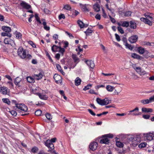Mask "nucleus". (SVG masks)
Here are the masks:
<instances>
[{
	"instance_id": "obj_1",
	"label": "nucleus",
	"mask_w": 154,
	"mask_h": 154,
	"mask_svg": "<svg viewBox=\"0 0 154 154\" xmlns=\"http://www.w3.org/2000/svg\"><path fill=\"white\" fill-rule=\"evenodd\" d=\"M145 18L142 17L140 20L149 26L152 25V22L154 23V14L151 13L145 14Z\"/></svg>"
},
{
	"instance_id": "obj_2",
	"label": "nucleus",
	"mask_w": 154,
	"mask_h": 154,
	"mask_svg": "<svg viewBox=\"0 0 154 154\" xmlns=\"http://www.w3.org/2000/svg\"><path fill=\"white\" fill-rule=\"evenodd\" d=\"M129 142L133 146H137L140 142L141 138L140 136L137 135L135 137L131 136L128 138Z\"/></svg>"
},
{
	"instance_id": "obj_3",
	"label": "nucleus",
	"mask_w": 154,
	"mask_h": 154,
	"mask_svg": "<svg viewBox=\"0 0 154 154\" xmlns=\"http://www.w3.org/2000/svg\"><path fill=\"white\" fill-rule=\"evenodd\" d=\"M97 103L101 106L106 105L111 103V100L108 98H105L103 99H101L99 98L96 99Z\"/></svg>"
},
{
	"instance_id": "obj_4",
	"label": "nucleus",
	"mask_w": 154,
	"mask_h": 154,
	"mask_svg": "<svg viewBox=\"0 0 154 154\" xmlns=\"http://www.w3.org/2000/svg\"><path fill=\"white\" fill-rule=\"evenodd\" d=\"M139 109L138 107H136L134 109L129 111V115H131L133 116H137L141 115V113L139 111Z\"/></svg>"
},
{
	"instance_id": "obj_5",
	"label": "nucleus",
	"mask_w": 154,
	"mask_h": 154,
	"mask_svg": "<svg viewBox=\"0 0 154 154\" xmlns=\"http://www.w3.org/2000/svg\"><path fill=\"white\" fill-rule=\"evenodd\" d=\"M17 53L22 58L24 59L26 57V52L22 48H19L18 50Z\"/></svg>"
},
{
	"instance_id": "obj_6",
	"label": "nucleus",
	"mask_w": 154,
	"mask_h": 154,
	"mask_svg": "<svg viewBox=\"0 0 154 154\" xmlns=\"http://www.w3.org/2000/svg\"><path fill=\"white\" fill-rule=\"evenodd\" d=\"M16 106L21 110L26 112L28 110L27 107L24 104H16Z\"/></svg>"
},
{
	"instance_id": "obj_7",
	"label": "nucleus",
	"mask_w": 154,
	"mask_h": 154,
	"mask_svg": "<svg viewBox=\"0 0 154 154\" xmlns=\"http://www.w3.org/2000/svg\"><path fill=\"white\" fill-rule=\"evenodd\" d=\"M0 92L3 95L8 94L9 93V90L5 86L1 87H0Z\"/></svg>"
},
{
	"instance_id": "obj_8",
	"label": "nucleus",
	"mask_w": 154,
	"mask_h": 154,
	"mask_svg": "<svg viewBox=\"0 0 154 154\" xmlns=\"http://www.w3.org/2000/svg\"><path fill=\"white\" fill-rule=\"evenodd\" d=\"M144 137L149 140H151L154 138V133H149L145 134Z\"/></svg>"
},
{
	"instance_id": "obj_9",
	"label": "nucleus",
	"mask_w": 154,
	"mask_h": 154,
	"mask_svg": "<svg viewBox=\"0 0 154 154\" xmlns=\"http://www.w3.org/2000/svg\"><path fill=\"white\" fill-rule=\"evenodd\" d=\"M98 144L97 143L95 142H91L89 145V148L92 151H94L97 149Z\"/></svg>"
},
{
	"instance_id": "obj_10",
	"label": "nucleus",
	"mask_w": 154,
	"mask_h": 154,
	"mask_svg": "<svg viewBox=\"0 0 154 154\" xmlns=\"http://www.w3.org/2000/svg\"><path fill=\"white\" fill-rule=\"evenodd\" d=\"M45 145L48 148H50L51 149H54V144L51 143L50 140H48L45 142Z\"/></svg>"
},
{
	"instance_id": "obj_11",
	"label": "nucleus",
	"mask_w": 154,
	"mask_h": 154,
	"mask_svg": "<svg viewBox=\"0 0 154 154\" xmlns=\"http://www.w3.org/2000/svg\"><path fill=\"white\" fill-rule=\"evenodd\" d=\"M54 78L57 83H58L61 82L62 78L60 75L57 74H55L54 76Z\"/></svg>"
},
{
	"instance_id": "obj_12",
	"label": "nucleus",
	"mask_w": 154,
	"mask_h": 154,
	"mask_svg": "<svg viewBox=\"0 0 154 154\" xmlns=\"http://www.w3.org/2000/svg\"><path fill=\"white\" fill-rule=\"evenodd\" d=\"M138 36L137 35H133L130 37L128 40L131 43H133L136 42Z\"/></svg>"
},
{
	"instance_id": "obj_13",
	"label": "nucleus",
	"mask_w": 154,
	"mask_h": 154,
	"mask_svg": "<svg viewBox=\"0 0 154 154\" xmlns=\"http://www.w3.org/2000/svg\"><path fill=\"white\" fill-rule=\"evenodd\" d=\"M20 5L22 7L27 9H29L31 7L30 5L24 2H21L20 4Z\"/></svg>"
},
{
	"instance_id": "obj_14",
	"label": "nucleus",
	"mask_w": 154,
	"mask_h": 154,
	"mask_svg": "<svg viewBox=\"0 0 154 154\" xmlns=\"http://www.w3.org/2000/svg\"><path fill=\"white\" fill-rule=\"evenodd\" d=\"M85 62L88 66L91 68H93L94 67V62L91 60H86Z\"/></svg>"
},
{
	"instance_id": "obj_15",
	"label": "nucleus",
	"mask_w": 154,
	"mask_h": 154,
	"mask_svg": "<svg viewBox=\"0 0 154 154\" xmlns=\"http://www.w3.org/2000/svg\"><path fill=\"white\" fill-rule=\"evenodd\" d=\"M109 140L108 139L103 136V138L101 139L100 141V143H104L107 144L109 143Z\"/></svg>"
},
{
	"instance_id": "obj_16",
	"label": "nucleus",
	"mask_w": 154,
	"mask_h": 154,
	"mask_svg": "<svg viewBox=\"0 0 154 154\" xmlns=\"http://www.w3.org/2000/svg\"><path fill=\"white\" fill-rule=\"evenodd\" d=\"M21 81V79L19 77H17L15 79L14 83L16 85H18L19 87L20 86V82Z\"/></svg>"
},
{
	"instance_id": "obj_17",
	"label": "nucleus",
	"mask_w": 154,
	"mask_h": 154,
	"mask_svg": "<svg viewBox=\"0 0 154 154\" xmlns=\"http://www.w3.org/2000/svg\"><path fill=\"white\" fill-rule=\"evenodd\" d=\"M42 21H43L42 24L44 25V29L46 30H49L50 29V27L47 26L46 23L45 22V19H42Z\"/></svg>"
},
{
	"instance_id": "obj_18",
	"label": "nucleus",
	"mask_w": 154,
	"mask_h": 154,
	"mask_svg": "<svg viewBox=\"0 0 154 154\" xmlns=\"http://www.w3.org/2000/svg\"><path fill=\"white\" fill-rule=\"evenodd\" d=\"M142 111L144 112H152V109L151 108L143 107L142 108Z\"/></svg>"
},
{
	"instance_id": "obj_19",
	"label": "nucleus",
	"mask_w": 154,
	"mask_h": 154,
	"mask_svg": "<svg viewBox=\"0 0 154 154\" xmlns=\"http://www.w3.org/2000/svg\"><path fill=\"white\" fill-rule=\"evenodd\" d=\"M93 8L95 11L98 12L100 11V6L98 4L96 3L93 6Z\"/></svg>"
},
{
	"instance_id": "obj_20",
	"label": "nucleus",
	"mask_w": 154,
	"mask_h": 154,
	"mask_svg": "<svg viewBox=\"0 0 154 154\" xmlns=\"http://www.w3.org/2000/svg\"><path fill=\"white\" fill-rule=\"evenodd\" d=\"M2 29L4 31L9 33L11 31V28L8 26H3L2 27Z\"/></svg>"
},
{
	"instance_id": "obj_21",
	"label": "nucleus",
	"mask_w": 154,
	"mask_h": 154,
	"mask_svg": "<svg viewBox=\"0 0 154 154\" xmlns=\"http://www.w3.org/2000/svg\"><path fill=\"white\" fill-rule=\"evenodd\" d=\"M131 56L132 57L136 59H142L143 57H141L139 55H138L137 54L135 53H132L131 54Z\"/></svg>"
},
{
	"instance_id": "obj_22",
	"label": "nucleus",
	"mask_w": 154,
	"mask_h": 154,
	"mask_svg": "<svg viewBox=\"0 0 154 154\" xmlns=\"http://www.w3.org/2000/svg\"><path fill=\"white\" fill-rule=\"evenodd\" d=\"M81 82V79L79 77H77L75 81V85L76 86H78L80 84Z\"/></svg>"
},
{
	"instance_id": "obj_23",
	"label": "nucleus",
	"mask_w": 154,
	"mask_h": 154,
	"mask_svg": "<svg viewBox=\"0 0 154 154\" xmlns=\"http://www.w3.org/2000/svg\"><path fill=\"white\" fill-rule=\"evenodd\" d=\"M124 45L125 46L126 48H128L129 49L132 50L133 48L131 45L128 44L127 41H124Z\"/></svg>"
},
{
	"instance_id": "obj_24",
	"label": "nucleus",
	"mask_w": 154,
	"mask_h": 154,
	"mask_svg": "<svg viewBox=\"0 0 154 154\" xmlns=\"http://www.w3.org/2000/svg\"><path fill=\"white\" fill-rule=\"evenodd\" d=\"M118 24L119 26H122L126 27H128L129 25V22L127 21L123 22L121 25L119 23H118Z\"/></svg>"
},
{
	"instance_id": "obj_25",
	"label": "nucleus",
	"mask_w": 154,
	"mask_h": 154,
	"mask_svg": "<svg viewBox=\"0 0 154 154\" xmlns=\"http://www.w3.org/2000/svg\"><path fill=\"white\" fill-rule=\"evenodd\" d=\"M14 34L17 38L20 39L21 38L22 34L20 32L16 31L14 33Z\"/></svg>"
},
{
	"instance_id": "obj_26",
	"label": "nucleus",
	"mask_w": 154,
	"mask_h": 154,
	"mask_svg": "<svg viewBox=\"0 0 154 154\" xmlns=\"http://www.w3.org/2000/svg\"><path fill=\"white\" fill-rule=\"evenodd\" d=\"M115 88L110 85H107L106 87V89L107 90L110 92H111L113 91V90Z\"/></svg>"
},
{
	"instance_id": "obj_27",
	"label": "nucleus",
	"mask_w": 154,
	"mask_h": 154,
	"mask_svg": "<svg viewBox=\"0 0 154 154\" xmlns=\"http://www.w3.org/2000/svg\"><path fill=\"white\" fill-rule=\"evenodd\" d=\"M140 102L143 104H146L150 103L149 99L142 100L140 101Z\"/></svg>"
},
{
	"instance_id": "obj_28",
	"label": "nucleus",
	"mask_w": 154,
	"mask_h": 154,
	"mask_svg": "<svg viewBox=\"0 0 154 154\" xmlns=\"http://www.w3.org/2000/svg\"><path fill=\"white\" fill-rule=\"evenodd\" d=\"M27 80L28 82L31 83H34L35 81L34 79L33 78L29 76L27 78Z\"/></svg>"
},
{
	"instance_id": "obj_29",
	"label": "nucleus",
	"mask_w": 154,
	"mask_h": 154,
	"mask_svg": "<svg viewBox=\"0 0 154 154\" xmlns=\"http://www.w3.org/2000/svg\"><path fill=\"white\" fill-rule=\"evenodd\" d=\"M78 23L81 28H83L85 27V24L81 20H78Z\"/></svg>"
},
{
	"instance_id": "obj_30",
	"label": "nucleus",
	"mask_w": 154,
	"mask_h": 154,
	"mask_svg": "<svg viewBox=\"0 0 154 154\" xmlns=\"http://www.w3.org/2000/svg\"><path fill=\"white\" fill-rule=\"evenodd\" d=\"M38 95L40 98L42 99L45 100L47 99V97L46 96V95H45L39 93L38 94Z\"/></svg>"
},
{
	"instance_id": "obj_31",
	"label": "nucleus",
	"mask_w": 154,
	"mask_h": 154,
	"mask_svg": "<svg viewBox=\"0 0 154 154\" xmlns=\"http://www.w3.org/2000/svg\"><path fill=\"white\" fill-rule=\"evenodd\" d=\"M60 47L57 46L55 45H53L52 47L51 50L53 52H55L57 51V49L59 48Z\"/></svg>"
},
{
	"instance_id": "obj_32",
	"label": "nucleus",
	"mask_w": 154,
	"mask_h": 154,
	"mask_svg": "<svg viewBox=\"0 0 154 154\" xmlns=\"http://www.w3.org/2000/svg\"><path fill=\"white\" fill-rule=\"evenodd\" d=\"M130 26L131 28L134 29L136 28V24L133 21L130 22Z\"/></svg>"
},
{
	"instance_id": "obj_33",
	"label": "nucleus",
	"mask_w": 154,
	"mask_h": 154,
	"mask_svg": "<svg viewBox=\"0 0 154 154\" xmlns=\"http://www.w3.org/2000/svg\"><path fill=\"white\" fill-rule=\"evenodd\" d=\"M2 100L4 103H7L8 105L10 104L11 102L9 99L8 98H3L2 99Z\"/></svg>"
},
{
	"instance_id": "obj_34",
	"label": "nucleus",
	"mask_w": 154,
	"mask_h": 154,
	"mask_svg": "<svg viewBox=\"0 0 154 154\" xmlns=\"http://www.w3.org/2000/svg\"><path fill=\"white\" fill-rule=\"evenodd\" d=\"M116 145L117 146L119 147H122L123 146V143L119 141H116Z\"/></svg>"
},
{
	"instance_id": "obj_35",
	"label": "nucleus",
	"mask_w": 154,
	"mask_h": 154,
	"mask_svg": "<svg viewBox=\"0 0 154 154\" xmlns=\"http://www.w3.org/2000/svg\"><path fill=\"white\" fill-rule=\"evenodd\" d=\"M138 51L140 54H143L144 52V49L141 47H139L138 48Z\"/></svg>"
},
{
	"instance_id": "obj_36",
	"label": "nucleus",
	"mask_w": 154,
	"mask_h": 154,
	"mask_svg": "<svg viewBox=\"0 0 154 154\" xmlns=\"http://www.w3.org/2000/svg\"><path fill=\"white\" fill-rule=\"evenodd\" d=\"M147 143L146 142H143L140 143L138 146L139 148H142L146 146Z\"/></svg>"
},
{
	"instance_id": "obj_37",
	"label": "nucleus",
	"mask_w": 154,
	"mask_h": 154,
	"mask_svg": "<svg viewBox=\"0 0 154 154\" xmlns=\"http://www.w3.org/2000/svg\"><path fill=\"white\" fill-rule=\"evenodd\" d=\"M45 116L47 119L48 120H50L52 118V116L49 113H47L45 114Z\"/></svg>"
},
{
	"instance_id": "obj_38",
	"label": "nucleus",
	"mask_w": 154,
	"mask_h": 154,
	"mask_svg": "<svg viewBox=\"0 0 154 154\" xmlns=\"http://www.w3.org/2000/svg\"><path fill=\"white\" fill-rule=\"evenodd\" d=\"M38 150V148L36 147H33L31 150V152L33 153H36Z\"/></svg>"
},
{
	"instance_id": "obj_39",
	"label": "nucleus",
	"mask_w": 154,
	"mask_h": 154,
	"mask_svg": "<svg viewBox=\"0 0 154 154\" xmlns=\"http://www.w3.org/2000/svg\"><path fill=\"white\" fill-rule=\"evenodd\" d=\"M72 57L75 62H79V59L76 57V55L73 54Z\"/></svg>"
},
{
	"instance_id": "obj_40",
	"label": "nucleus",
	"mask_w": 154,
	"mask_h": 154,
	"mask_svg": "<svg viewBox=\"0 0 154 154\" xmlns=\"http://www.w3.org/2000/svg\"><path fill=\"white\" fill-rule=\"evenodd\" d=\"M2 35L3 36H7L9 38L11 37V34L9 33H6L5 32H2Z\"/></svg>"
},
{
	"instance_id": "obj_41",
	"label": "nucleus",
	"mask_w": 154,
	"mask_h": 154,
	"mask_svg": "<svg viewBox=\"0 0 154 154\" xmlns=\"http://www.w3.org/2000/svg\"><path fill=\"white\" fill-rule=\"evenodd\" d=\"M42 113V111L41 110L38 109L36 110L35 112V114L37 116H40Z\"/></svg>"
},
{
	"instance_id": "obj_42",
	"label": "nucleus",
	"mask_w": 154,
	"mask_h": 154,
	"mask_svg": "<svg viewBox=\"0 0 154 154\" xmlns=\"http://www.w3.org/2000/svg\"><path fill=\"white\" fill-rule=\"evenodd\" d=\"M92 85L91 84H88L85 87L83 88V90L85 91L87 90L90 88L91 87Z\"/></svg>"
},
{
	"instance_id": "obj_43",
	"label": "nucleus",
	"mask_w": 154,
	"mask_h": 154,
	"mask_svg": "<svg viewBox=\"0 0 154 154\" xmlns=\"http://www.w3.org/2000/svg\"><path fill=\"white\" fill-rule=\"evenodd\" d=\"M92 32V31L91 29H88L85 32L87 35H89L90 33H91Z\"/></svg>"
},
{
	"instance_id": "obj_44",
	"label": "nucleus",
	"mask_w": 154,
	"mask_h": 154,
	"mask_svg": "<svg viewBox=\"0 0 154 154\" xmlns=\"http://www.w3.org/2000/svg\"><path fill=\"white\" fill-rule=\"evenodd\" d=\"M35 76L37 77L36 79L37 80H39L42 78V73H40L38 75H36Z\"/></svg>"
},
{
	"instance_id": "obj_45",
	"label": "nucleus",
	"mask_w": 154,
	"mask_h": 154,
	"mask_svg": "<svg viewBox=\"0 0 154 154\" xmlns=\"http://www.w3.org/2000/svg\"><path fill=\"white\" fill-rule=\"evenodd\" d=\"M59 48L60 49L59 51L62 54V55L63 56V53L65 51V49L63 48H62L60 46Z\"/></svg>"
},
{
	"instance_id": "obj_46",
	"label": "nucleus",
	"mask_w": 154,
	"mask_h": 154,
	"mask_svg": "<svg viewBox=\"0 0 154 154\" xmlns=\"http://www.w3.org/2000/svg\"><path fill=\"white\" fill-rule=\"evenodd\" d=\"M56 66L57 70L58 71H60L61 72H63V71L62 70L61 67L59 64H56Z\"/></svg>"
},
{
	"instance_id": "obj_47",
	"label": "nucleus",
	"mask_w": 154,
	"mask_h": 154,
	"mask_svg": "<svg viewBox=\"0 0 154 154\" xmlns=\"http://www.w3.org/2000/svg\"><path fill=\"white\" fill-rule=\"evenodd\" d=\"M35 19H36V20L38 22H39V23H41V22L38 16V15L37 14H35Z\"/></svg>"
},
{
	"instance_id": "obj_48",
	"label": "nucleus",
	"mask_w": 154,
	"mask_h": 154,
	"mask_svg": "<svg viewBox=\"0 0 154 154\" xmlns=\"http://www.w3.org/2000/svg\"><path fill=\"white\" fill-rule=\"evenodd\" d=\"M63 8L68 10H70L71 9V7L69 5H67L64 6Z\"/></svg>"
},
{
	"instance_id": "obj_49",
	"label": "nucleus",
	"mask_w": 154,
	"mask_h": 154,
	"mask_svg": "<svg viewBox=\"0 0 154 154\" xmlns=\"http://www.w3.org/2000/svg\"><path fill=\"white\" fill-rule=\"evenodd\" d=\"M118 30L120 32V33L122 34L124 33V31L123 30L122 28L120 26H118Z\"/></svg>"
},
{
	"instance_id": "obj_50",
	"label": "nucleus",
	"mask_w": 154,
	"mask_h": 154,
	"mask_svg": "<svg viewBox=\"0 0 154 154\" xmlns=\"http://www.w3.org/2000/svg\"><path fill=\"white\" fill-rule=\"evenodd\" d=\"M58 18L60 20L62 19H65V17L64 15L63 14H61L59 16Z\"/></svg>"
},
{
	"instance_id": "obj_51",
	"label": "nucleus",
	"mask_w": 154,
	"mask_h": 154,
	"mask_svg": "<svg viewBox=\"0 0 154 154\" xmlns=\"http://www.w3.org/2000/svg\"><path fill=\"white\" fill-rule=\"evenodd\" d=\"M29 44L32 46L34 48H36V45L32 41H29L28 42Z\"/></svg>"
},
{
	"instance_id": "obj_52",
	"label": "nucleus",
	"mask_w": 154,
	"mask_h": 154,
	"mask_svg": "<svg viewBox=\"0 0 154 154\" xmlns=\"http://www.w3.org/2000/svg\"><path fill=\"white\" fill-rule=\"evenodd\" d=\"M131 76L132 79L134 80L137 79L138 78L137 75L134 74H132Z\"/></svg>"
},
{
	"instance_id": "obj_53",
	"label": "nucleus",
	"mask_w": 154,
	"mask_h": 154,
	"mask_svg": "<svg viewBox=\"0 0 154 154\" xmlns=\"http://www.w3.org/2000/svg\"><path fill=\"white\" fill-rule=\"evenodd\" d=\"M143 118L145 119H148L150 118V116L148 115H144L142 116Z\"/></svg>"
},
{
	"instance_id": "obj_54",
	"label": "nucleus",
	"mask_w": 154,
	"mask_h": 154,
	"mask_svg": "<svg viewBox=\"0 0 154 154\" xmlns=\"http://www.w3.org/2000/svg\"><path fill=\"white\" fill-rule=\"evenodd\" d=\"M10 112L11 113L12 115L14 116H16L17 115V113L15 111L11 110V111H10Z\"/></svg>"
},
{
	"instance_id": "obj_55",
	"label": "nucleus",
	"mask_w": 154,
	"mask_h": 154,
	"mask_svg": "<svg viewBox=\"0 0 154 154\" xmlns=\"http://www.w3.org/2000/svg\"><path fill=\"white\" fill-rule=\"evenodd\" d=\"M131 12L130 11H128L125 13V16L129 17L131 16Z\"/></svg>"
},
{
	"instance_id": "obj_56",
	"label": "nucleus",
	"mask_w": 154,
	"mask_h": 154,
	"mask_svg": "<svg viewBox=\"0 0 154 154\" xmlns=\"http://www.w3.org/2000/svg\"><path fill=\"white\" fill-rule=\"evenodd\" d=\"M136 72L139 74V73H140L141 71V69L139 67H137L136 68Z\"/></svg>"
},
{
	"instance_id": "obj_57",
	"label": "nucleus",
	"mask_w": 154,
	"mask_h": 154,
	"mask_svg": "<svg viewBox=\"0 0 154 154\" xmlns=\"http://www.w3.org/2000/svg\"><path fill=\"white\" fill-rule=\"evenodd\" d=\"M104 137L107 138L109 137L110 138H112L113 137V136L112 134H109L104 135Z\"/></svg>"
},
{
	"instance_id": "obj_58",
	"label": "nucleus",
	"mask_w": 154,
	"mask_h": 154,
	"mask_svg": "<svg viewBox=\"0 0 154 154\" xmlns=\"http://www.w3.org/2000/svg\"><path fill=\"white\" fill-rule=\"evenodd\" d=\"M116 39L118 41H119L120 40V38L119 36L116 33L115 34Z\"/></svg>"
},
{
	"instance_id": "obj_59",
	"label": "nucleus",
	"mask_w": 154,
	"mask_h": 154,
	"mask_svg": "<svg viewBox=\"0 0 154 154\" xmlns=\"http://www.w3.org/2000/svg\"><path fill=\"white\" fill-rule=\"evenodd\" d=\"M88 112H89V113L92 115L93 116H95L96 115V114L95 113H94L92 110L91 109H88Z\"/></svg>"
},
{
	"instance_id": "obj_60",
	"label": "nucleus",
	"mask_w": 154,
	"mask_h": 154,
	"mask_svg": "<svg viewBox=\"0 0 154 154\" xmlns=\"http://www.w3.org/2000/svg\"><path fill=\"white\" fill-rule=\"evenodd\" d=\"M44 12L45 13L47 14H49L51 13L49 10H48V9L46 8L44 9Z\"/></svg>"
},
{
	"instance_id": "obj_61",
	"label": "nucleus",
	"mask_w": 154,
	"mask_h": 154,
	"mask_svg": "<svg viewBox=\"0 0 154 154\" xmlns=\"http://www.w3.org/2000/svg\"><path fill=\"white\" fill-rule=\"evenodd\" d=\"M66 33L67 34V35H68L69 36V37L70 38H74L73 36L71 33H69V32H66Z\"/></svg>"
},
{
	"instance_id": "obj_62",
	"label": "nucleus",
	"mask_w": 154,
	"mask_h": 154,
	"mask_svg": "<svg viewBox=\"0 0 154 154\" xmlns=\"http://www.w3.org/2000/svg\"><path fill=\"white\" fill-rule=\"evenodd\" d=\"M9 38H6L4 40V42L5 44H8L9 43Z\"/></svg>"
},
{
	"instance_id": "obj_63",
	"label": "nucleus",
	"mask_w": 154,
	"mask_h": 154,
	"mask_svg": "<svg viewBox=\"0 0 154 154\" xmlns=\"http://www.w3.org/2000/svg\"><path fill=\"white\" fill-rule=\"evenodd\" d=\"M149 100L150 102V103L152 102H154V95H153L151 97H150L149 98Z\"/></svg>"
},
{
	"instance_id": "obj_64",
	"label": "nucleus",
	"mask_w": 154,
	"mask_h": 154,
	"mask_svg": "<svg viewBox=\"0 0 154 154\" xmlns=\"http://www.w3.org/2000/svg\"><path fill=\"white\" fill-rule=\"evenodd\" d=\"M58 35L55 34L53 35V38L55 40H57V39L58 38Z\"/></svg>"
}]
</instances>
